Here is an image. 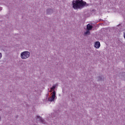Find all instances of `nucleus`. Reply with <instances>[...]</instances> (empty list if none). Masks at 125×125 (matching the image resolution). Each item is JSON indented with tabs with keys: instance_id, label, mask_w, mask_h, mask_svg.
<instances>
[{
	"instance_id": "1",
	"label": "nucleus",
	"mask_w": 125,
	"mask_h": 125,
	"mask_svg": "<svg viewBox=\"0 0 125 125\" xmlns=\"http://www.w3.org/2000/svg\"><path fill=\"white\" fill-rule=\"evenodd\" d=\"M73 8L74 9H79L83 7V5L81 3V0H73L72 1Z\"/></svg>"
},
{
	"instance_id": "2",
	"label": "nucleus",
	"mask_w": 125,
	"mask_h": 125,
	"mask_svg": "<svg viewBox=\"0 0 125 125\" xmlns=\"http://www.w3.org/2000/svg\"><path fill=\"white\" fill-rule=\"evenodd\" d=\"M30 55L31 53H30V52L25 51L21 53V59H27L30 57Z\"/></svg>"
},
{
	"instance_id": "3",
	"label": "nucleus",
	"mask_w": 125,
	"mask_h": 125,
	"mask_svg": "<svg viewBox=\"0 0 125 125\" xmlns=\"http://www.w3.org/2000/svg\"><path fill=\"white\" fill-rule=\"evenodd\" d=\"M36 119L38 122H40L41 123V124H42L43 125H46L47 123H46V121L44 120V119H42V117L37 115L36 116Z\"/></svg>"
},
{
	"instance_id": "4",
	"label": "nucleus",
	"mask_w": 125,
	"mask_h": 125,
	"mask_svg": "<svg viewBox=\"0 0 125 125\" xmlns=\"http://www.w3.org/2000/svg\"><path fill=\"white\" fill-rule=\"evenodd\" d=\"M56 92H55V90H54V91H53L52 92L51 97L48 98V101H50L51 102H52V101H54V100H55V97H56Z\"/></svg>"
},
{
	"instance_id": "5",
	"label": "nucleus",
	"mask_w": 125,
	"mask_h": 125,
	"mask_svg": "<svg viewBox=\"0 0 125 125\" xmlns=\"http://www.w3.org/2000/svg\"><path fill=\"white\" fill-rule=\"evenodd\" d=\"M53 13V10L51 8H49L46 10V14L47 15H50V14H52Z\"/></svg>"
},
{
	"instance_id": "6",
	"label": "nucleus",
	"mask_w": 125,
	"mask_h": 125,
	"mask_svg": "<svg viewBox=\"0 0 125 125\" xmlns=\"http://www.w3.org/2000/svg\"><path fill=\"white\" fill-rule=\"evenodd\" d=\"M80 3L82 4L83 6L80 8H78V9H82V8H83V7L86 5V2H83V0H80Z\"/></svg>"
},
{
	"instance_id": "7",
	"label": "nucleus",
	"mask_w": 125,
	"mask_h": 125,
	"mask_svg": "<svg viewBox=\"0 0 125 125\" xmlns=\"http://www.w3.org/2000/svg\"><path fill=\"white\" fill-rule=\"evenodd\" d=\"M57 86H58V83H56L55 84H54L53 85V86L52 87L50 88L51 90H50V92H51L53 90V91H54V90L55 89V88L56 87H57Z\"/></svg>"
},
{
	"instance_id": "8",
	"label": "nucleus",
	"mask_w": 125,
	"mask_h": 125,
	"mask_svg": "<svg viewBox=\"0 0 125 125\" xmlns=\"http://www.w3.org/2000/svg\"><path fill=\"white\" fill-rule=\"evenodd\" d=\"M94 47L96 48H99L100 47V42H95Z\"/></svg>"
},
{
	"instance_id": "9",
	"label": "nucleus",
	"mask_w": 125,
	"mask_h": 125,
	"mask_svg": "<svg viewBox=\"0 0 125 125\" xmlns=\"http://www.w3.org/2000/svg\"><path fill=\"white\" fill-rule=\"evenodd\" d=\"M93 28V26L90 24H88L87 25L86 30H88L89 31H91L92 30V28Z\"/></svg>"
},
{
	"instance_id": "10",
	"label": "nucleus",
	"mask_w": 125,
	"mask_h": 125,
	"mask_svg": "<svg viewBox=\"0 0 125 125\" xmlns=\"http://www.w3.org/2000/svg\"><path fill=\"white\" fill-rule=\"evenodd\" d=\"M97 81L98 82H102V81H104V78H103V76H98Z\"/></svg>"
},
{
	"instance_id": "11",
	"label": "nucleus",
	"mask_w": 125,
	"mask_h": 125,
	"mask_svg": "<svg viewBox=\"0 0 125 125\" xmlns=\"http://www.w3.org/2000/svg\"><path fill=\"white\" fill-rule=\"evenodd\" d=\"M90 35V31L86 29V31L84 33L83 36H87Z\"/></svg>"
},
{
	"instance_id": "12",
	"label": "nucleus",
	"mask_w": 125,
	"mask_h": 125,
	"mask_svg": "<svg viewBox=\"0 0 125 125\" xmlns=\"http://www.w3.org/2000/svg\"><path fill=\"white\" fill-rule=\"evenodd\" d=\"M121 76L124 79H125V72L121 73Z\"/></svg>"
},
{
	"instance_id": "13",
	"label": "nucleus",
	"mask_w": 125,
	"mask_h": 125,
	"mask_svg": "<svg viewBox=\"0 0 125 125\" xmlns=\"http://www.w3.org/2000/svg\"><path fill=\"white\" fill-rule=\"evenodd\" d=\"M1 57H2V54H1V53H0V59H1Z\"/></svg>"
},
{
	"instance_id": "14",
	"label": "nucleus",
	"mask_w": 125,
	"mask_h": 125,
	"mask_svg": "<svg viewBox=\"0 0 125 125\" xmlns=\"http://www.w3.org/2000/svg\"><path fill=\"white\" fill-rule=\"evenodd\" d=\"M2 10V7H0V11H1Z\"/></svg>"
},
{
	"instance_id": "15",
	"label": "nucleus",
	"mask_w": 125,
	"mask_h": 125,
	"mask_svg": "<svg viewBox=\"0 0 125 125\" xmlns=\"http://www.w3.org/2000/svg\"><path fill=\"white\" fill-rule=\"evenodd\" d=\"M119 26H121V24L117 25V27H119Z\"/></svg>"
}]
</instances>
